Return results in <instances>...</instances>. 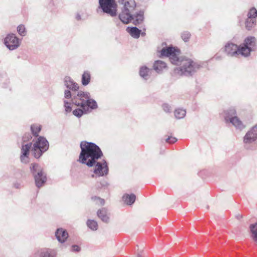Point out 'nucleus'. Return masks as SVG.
<instances>
[{"mask_svg":"<svg viewBox=\"0 0 257 257\" xmlns=\"http://www.w3.org/2000/svg\"><path fill=\"white\" fill-rule=\"evenodd\" d=\"M99 8L111 17L117 15V6L115 0H99Z\"/></svg>","mask_w":257,"mask_h":257,"instance_id":"nucleus-10","label":"nucleus"},{"mask_svg":"<svg viewBox=\"0 0 257 257\" xmlns=\"http://www.w3.org/2000/svg\"><path fill=\"white\" fill-rule=\"evenodd\" d=\"M166 68V63L161 60H157L154 63L153 69L158 73H162Z\"/></svg>","mask_w":257,"mask_h":257,"instance_id":"nucleus-24","label":"nucleus"},{"mask_svg":"<svg viewBox=\"0 0 257 257\" xmlns=\"http://www.w3.org/2000/svg\"><path fill=\"white\" fill-rule=\"evenodd\" d=\"M30 171L33 174L35 184L38 188L43 186L47 181V176L43 168L38 164L32 163L31 164Z\"/></svg>","mask_w":257,"mask_h":257,"instance_id":"nucleus-7","label":"nucleus"},{"mask_svg":"<svg viewBox=\"0 0 257 257\" xmlns=\"http://www.w3.org/2000/svg\"><path fill=\"white\" fill-rule=\"evenodd\" d=\"M126 31L135 39L139 38L141 33V30L136 27H128Z\"/></svg>","mask_w":257,"mask_h":257,"instance_id":"nucleus-26","label":"nucleus"},{"mask_svg":"<svg viewBox=\"0 0 257 257\" xmlns=\"http://www.w3.org/2000/svg\"><path fill=\"white\" fill-rule=\"evenodd\" d=\"M145 34V33H142V35H144Z\"/></svg>","mask_w":257,"mask_h":257,"instance_id":"nucleus-46","label":"nucleus"},{"mask_svg":"<svg viewBox=\"0 0 257 257\" xmlns=\"http://www.w3.org/2000/svg\"><path fill=\"white\" fill-rule=\"evenodd\" d=\"M31 138H32V137H31V135L30 134H25L23 137V140L24 142H25V141H28Z\"/></svg>","mask_w":257,"mask_h":257,"instance_id":"nucleus-41","label":"nucleus"},{"mask_svg":"<svg viewBox=\"0 0 257 257\" xmlns=\"http://www.w3.org/2000/svg\"><path fill=\"white\" fill-rule=\"evenodd\" d=\"M35 257H55L51 249L44 248L38 250L35 254Z\"/></svg>","mask_w":257,"mask_h":257,"instance_id":"nucleus-25","label":"nucleus"},{"mask_svg":"<svg viewBox=\"0 0 257 257\" xmlns=\"http://www.w3.org/2000/svg\"><path fill=\"white\" fill-rule=\"evenodd\" d=\"M89 16L87 10L81 8L78 10L75 15V19L77 21H84L86 20Z\"/></svg>","mask_w":257,"mask_h":257,"instance_id":"nucleus-21","label":"nucleus"},{"mask_svg":"<svg viewBox=\"0 0 257 257\" xmlns=\"http://www.w3.org/2000/svg\"><path fill=\"white\" fill-rule=\"evenodd\" d=\"M17 32L21 36H25L27 34L26 28L24 25H20L17 27Z\"/></svg>","mask_w":257,"mask_h":257,"instance_id":"nucleus-34","label":"nucleus"},{"mask_svg":"<svg viewBox=\"0 0 257 257\" xmlns=\"http://www.w3.org/2000/svg\"><path fill=\"white\" fill-rule=\"evenodd\" d=\"M3 43L10 51H14L20 46L21 40L16 34L9 33L4 39Z\"/></svg>","mask_w":257,"mask_h":257,"instance_id":"nucleus-12","label":"nucleus"},{"mask_svg":"<svg viewBox=\"0 0 257 257\" xmlns=\"http://www.w3.org/2000/svg\"><path fill=\"white\" fill-rule=\"evenodd\" d=\"M174 116L177 119L183 118L186 113V110L181 108H178L174 110Z\"/></svg>","mask_w":257,"mask_h":257,"instance_id":"nucleus-29","label":"nucleus"},{"mask_svg":"<svg viewBox=\"0 0 257 257\" xmlns=\"http://www.w3.org/2000/svg\"><path fill=\"white\" fill-rule=\"evenodd\" d=\"M81 250L80 247L78 245L74 244L71 246V251L73 252H79Z\"/></svg>","mask_w":257,"mask_h":257,"instance_id":"nucleus-40","label":"nucleus"},{"mask_svg":"<svg viewBox=\"0 0 257 257\" xmlns=\"http://www.w3.org/2000/svg\"><path fill=\"white\" fill-rule=\"evenodd\" d=\"M136 196L134 193H125L122 197L123 202L127 205H132L135 202Z\"/></svg>","mask_w":257,"mask_h":257,"instance_id":"nucleus-23","label":"nucleus"},{"mask_svg":"<svg viewBox=\"0 0 257 257\" xmlns=\"http://www.w3.org/2000/svg\"><path fill=\"white\" fill-rule=\"evenodd\" d=\"M162 107L165 112L167 113H170L171 112V106L168 104H163Z\"/></svg>","mask_w":257,"mask_h":257,"instance_id":"nucleus-38","label":"nucleus"},{"mask_svg":"<svg viewBox=\"0 0 257 257\" xmlns=\"http://www.w3.org/2000/svg\"><path fill=\"white\" fill-rule=\"evenodd\" d=\"M236 217L238 219H239L240 218H241V216L238 215V216H236Z\"/></svg>","mask_w":257,"mask_h":257,"instance_id":"nucleus-44","label":"nucleus"},{"mask_svg":"<svg viewBox=\"0 0 257 257\" xmlns=\"http://www.w3.org/2000/svg\"><path fill=\"white\" fill-rule=\"evenodd\" d=\"M100 186H99V188L103 189H107L108 188V187L109 186V183L106 180H103L101 181L99 183Z\"/></svg>","mask_w":257,"mask_h":257,"instance_id":"nucleus-37","label":"nucleus"},{"mask_svg":"<svg viewBox=\"0 0 257 257\" xmlns=\"http://www.w3.org/2000/svg\"><path fill=\"white\" fill-rule=\"evenodd\" d=\"M91 75L88 71H85L82 75L81 83L83 86L87 85L90 82Z\"/></svg>","mask_w":257,"mask_h":257,"instance_id":"nucleus-28","label":"nucleus"},{"mask_svg":"<svg viewBox=\"0 0 257 257\" xmlns=\"http://www.w3.org/2000/svg\"><path fill=\"white\" fill-rule=\"evenodd\" d=\"M257 140V124L248 130L243 138V142L245 145H250Z\"/></svg>","mask_w":257,"mask_h":257,"instance_id":"nucleus-17","label":"nucleus"},{"mask_svg":"<svg viewBox=\"0 0 257 257\" xmlns=\"http://www.w3.org/2000/svg\"><path fill=\"white\" fill-rule=\"evenodd\" d=\"M94 167L93 173L97 177L106 176L108 174L109 169L108 164L104 159L98 161L96 160L92 167Z\"/></svg>","mask_w":257,"mask_h":257,"instance_id":"nucleus-14","label":"nucleus"},{"mask_svg":"<svg viewBox=\"0 0 257 257\" xmlns=\"http://www.w3.org/2000/svg\"><path fill=\"white\" fill-rule=\"evenodd\" d=\"M118 4L122 6L120 13L118 14V19L114 22L116 25H118L123 18L130 17V14L133 13L137 7L135 0H118Z\"/></svg>","mask_w":257,"mask_h":257,"instance_id":"nucleus-6","label":"nucleus"},{"mask_svg":"<svg viewBox=\"0 0 257 257\" xmlns=\"http://www.w3.org/2000/svg\"><path fill=\"white\" fill-rule=\"evenodd\" d=\"M215 60H220L221 59V57L219 56L218 54H216L213 57Z\"/></svg>","mask_w":257,"mask_h":257,"instance_id":"nucleus-42","label":"nucleus"},{"mask_svg":"<svg viewBox=\"0 0 257 257\" xmlns=\"http://www.w3.org/2000/svg\"><path fill=\"white\" fill-rule=\"evenodd\" d=\"M138 257H144V256H142V255H141L140 254H138Z\"/></svg>","mask_w":257,"mask_h":257,"instance_id":"nucleus-45","label":"nucleus"},{"mask_svg":"<svg viewBox=\"0 0 257 257\" xmlns=\"http://www.w3.org/2000/svg\"><path fill=\"white\" fill-rule=\"evenodd\" d=\"M20 184H19V183H15V184H14V186H15L16 188H19V187H20Z\"/></svg>","mask_w":257,"mask_h":257,"instance_id":"nucleus-43","label":"nucleus"},{"mask_svg":"<svg viewBox=\"0 0 257 257\" xmlns=\"http://www.w3.org/2000/svg\"><path fill=\"white\" fill-rule=\"evenodd\" d=\"M181 36L182 40L185 42H187L189 41L190 38L191 34L188 31H184L182 33H181Z\"/></svg>","mask_w":257,"mask_h":257,"instance_id":"nucleus-35","label":"nucleus"},{"mask_svg":"<svg viewBox=\"0 0 257 257\" xmlns=\"http://www.w3.org/2000/svg\"><path fill=\"white\" fill-rule=\"evenodd\" d=\"M240 47L241 56L245 58L248 57L251 52L257 50V39L254 36H247L240 45Z\"/></svg>","mask_w":257,"mask_h":257,"instance_id":"nucleus-8","label":"nucleus"},{"mask_svg":"<svg viewBox=\"0 0 257 257\" xmlns=\"http://www.w3.org/2000/svg\"><path fill=\"white\" fill-rule=\"evenodd\" d=\"M177 50L172 46L164 47L160 52V57H169L171 62L173 64L178 63V59L180 57L177 56Z\"/></svg>","mask_w":257,"mask_h":257,"instance_id":"nucleus-15","label":"nucleus"},{"mask_svg":"<svg viewBox=\"0 0 257 257\" xmlns=\"http://www.w3.org/2000/svg\"><path fill=\"white\" fill-rule=\"evenodd\" d=\"M41 130V126L38 124H33L31 125V131L34 136L38 137Z\"/></svg>","mask_w":257,"mask_h":257,"instance_id":"nucleus-31","label":"nucleus"},{"mask_svg":"<svg viewBox=\"0 0 257 257\" xmlns=\"http://www.w3.org/2000/svg\"><path fill=\"white\" fill-rule=\"evenodd\" d=\"M177 139L175 137H168L166 140V142L169 143V144H173L175 143L177 141Z\"/></svg>","mask_w":257,"mask_h":257,"instance_id":"nucleus-39","label":"nucleus"},{"mask_svg":"<svg viewBox=\"0 0 257 257\" xmlns=\"http://www.w3.org/2000/svg\"><path fill=\"white\" fill-rule=\"evenodd\" d=\"M49 147V142L47 139L44 137L40 136L33 144L31 151L34 157L38 159L48 150Z\"/></svg>","mask_w":257,"mask_h":257,"instance_id":"nucleus-9","label":"nucleus"},{"mask_svg":"<svg viewBox=\"0 0 257 257\" xmlns=\"http://www.w3.org/2000/svg\"><path fill=\"white\" fill-rule=\"evenodd\" d=\"M93 202L98 206H103L105 204V200L97 196H93L91 197Z\"/></svg>","mask_w":257,"mask_h":257,"instance_id":"nucleus-32","label":"nucleus"},{"mask_svg":"<svg viewBox=\"0 0 257 257\" xmlns=\"http://www.w3.org/2000/svg\"><path fill=\"white\" fill-rule=\"evenodd\" d=\"M249 229L251 238L254 242L257 243V223L250 224Z\"/></svg>","mask_w":257,"mask_h":257,"instance_id":"nucleus-27","label":"nucleus"},{"mask_svg":"<svg viewBox=\"0 0 257 257\" xmlns=\"http://www.w3.org/2000/svg\"><path fill=\"white\" fill-rule=\"evenodd\" d=\"M86 224L87 227L92 230L95 231L98 229L97 222L93 219H88Z\"/></svg>","mask_w":257,"mask_h":257,"instance_id":"nucleus-30","label":"nucleus"},{"mask_svg":"<svg viewBox=\"0 0 257 257\" xmlns=\"http://www.w3.org/2000/svg\"><path fill=\"white\" fill-rule=\"evenodd\" d=\"M239 23L241 24V21H239Z\"/></svg>","mask_w":257,"mask_h":257,"instance_id":"nucleus-47","label":"nucleus"},{"mask_svg":"<svg viewBox=\"0 0 257 257\" xmlns=\"http://www.w3.org/2000/svg\"><path fill=\"white\" fill-rule=\"evenodd\" d=\"M145 10H140L136 12L135 13H131L130 17H125L121 22L124 24H127L132 22L135 25H139L142 24L145 20Z\"/></svg>","mask_w":257,"mask_h":257,"instance_id":"nucleus-13","label":"nucleus"},{"mask_svg":"<svg viewBox=\"0 0 257 257\" xmlns=\"http://www.w3.org/2000/svg\"><path fill=\"white\" fill-rule=\"evenodd\" d=\"M223 116L226 123H230L236 130L243 131L245 124L237 115V111L234 107H230L223 111Z\"/></svg>","mask_w":257,"mask_h":257,"instance_id":"nucleus-4","label":"nucleus"},{"mask_svg":"<svg viewBox=\"0 0 257 257\" xmlns=\"http://www.w3.org/2000/svg\"><path fill=\"white\" fill-rule=\"evenodd\" d=\"M178 63H175V65H178L179 67L174 69V74L187 77L193 76L203 67V64L202 62L194 60L186 56L180 57Z\"/></svg>","mask_w":257,"mask_h":257,"instance_id":"nucleus-2","label":"nucleus"},{"mask_svg":"<svg viewBox=\"0 0 257 257\" xmlns=\"http://www.w3.org/2000/svg\"><path fill=\"white\" fill-rule=\"evenodd\" d=\"M64 107L65 111L67 113H69L72 111L71 103L67 100H65L64 101Z\"/></svg>","mask_w":257,"mask_h":257,"instance_id":"nucleus-36","label":"nucleus"},{"mask_svg":"<svg viewBox=\"0 0 257 257\" xmlns=\"http://www.w3.org/2000/svg\"><path fill=\"white\" fill-rule=\"evenodd\" d=\"M55 235L57 240L61 243H65L69 236L67 230L63 228H57Z\"/></svg>","mask_w":257,"mask_h":257,"instance_id":"nucleus-19","label":"nucleus"},{"mask_svg":"<svg viewBox=\"0 0 257 257\" xmlns=\"http://www.w3.org/2000/svg\"><path fill=\"white\" fill-rule=\"evenodd\" d=\"M73 104L80 106L88 112L98 108L96 101L91 98V95L88 91L80 90L77 95L74 96Z\"/></svg>","mask_w":257,"mask_h":257,"instance_id":"nucleus-3","label":"nucleus"},{"mask_svg":"<svg viewBox=\"0 0 257 257\" xmlns=\"http://www.w3.org/2000/svg\"><path fill=\"white\" fill-rule=\"evenodd\" d=\"M257 10L254 7L250 8L247 13L246 18L243 23L244 28L247 31H251L256 25Z\"/></svg>","mask_w":257,"mask_h":257,"instance_id":"nucleus-11","label":"nucleus"},{"mask_svg":"<svg viewBox=\"0 0 257 257\" xmlns=\"http://www.w3.org/2000/svg\"><path fill=\"white\" fill-rule=\"evenodd\" d=\"M32 143L23 144L21 149L20 160L22 163L27 164L29 162L30 149H32Z\"/></svg>","mask_w":257,"mask_h":257,"instance_id":"nucleus-18","label":"nucleus"},{"mask_svg":"<svg viewBox=\"0 0 257 257\" xmlns=\"http://www.w3.org/2000/svg\"><path fill=\"white\" fill-rule=\"evenodd\" d=\"M85 113H87V112L83 108H77L73 111V115L78 118L81 117L83 114Z\"/></svg>","mask_w":257,"mask_h":257,"instance_id":"nucleus-33","label":"nucleus"},{"mask_svg":"<svg viewBox=\"0 0 257 257\" xmlns=\"http://www.w3.org/2000/svg\"><path fill=\"white\" fill-rule=\"evenodd\" d=\"M224 52L228 57H237L239 55H241L240 45L238 46L230 42L225 44L224 47Z\"/></svg>","mask_w":257,"mask_h":257,"instance_id":"nucleus-16","label":"nucleus"},{"mask_svg":"<svg viewBox=\"0 0 257 257\" xmlns=\"http://www.w3.org/2000/svg\"><path fill=\"white\" fill-rule=\"evenodd\" d=\"M64 85L67 88L64 91V97L65 99H71L73 103L74 96L77 95V92L79 91V86L78 83L68 76H66L63 78Z\"/></svg>","mask_w":257,"mask_h":257,"instance_id":"nucleus-5","label":"nucleus"},{"mask_svg":"<svg viewBox=\"0 0 257 257\" xmlns=\"http://www.w3.org/2000/svg\"><path fill=\"white\" fill-rule=\"evenodd\" d=\"M152 69L146 65H143L140 67L139 75L144 81H147L150 79L152 73Z\"/></svg>","mask_w":257,"mask_h":257,"instance_id":"nucleus-20","label":"nucleus"},{"mask_svg":"<svg viewBox=\"0 0 257 257\" xmlns=\"http://www.w3.org/2000/svg\"><path fill=\"white\" fill-rule=\"evenodd\" d=\"M80 147L81 152L79 157V162L89 167L103 156V153L100 148L94 143L82 141Z\"/></svg>","mask_w":257,"mask_h":257,"instance_id":"nucleus-1","label":"nucleus"},{"mask_svg":"<svg viewBox=\"0 0 257 257\" xmlns=\"http://www.w3.org/2000/svg\"><path fill=\"white\" fill-rule=\"evenodd\" d=\"M97 215L103 222L105 223H108L109 221V213L105 208H102L98 210L97 212Z\"/></svg>","mask_w":257,"mask_h":257,"instance_id":"nucleus-22","label":"nucleus"}]
</instances>
